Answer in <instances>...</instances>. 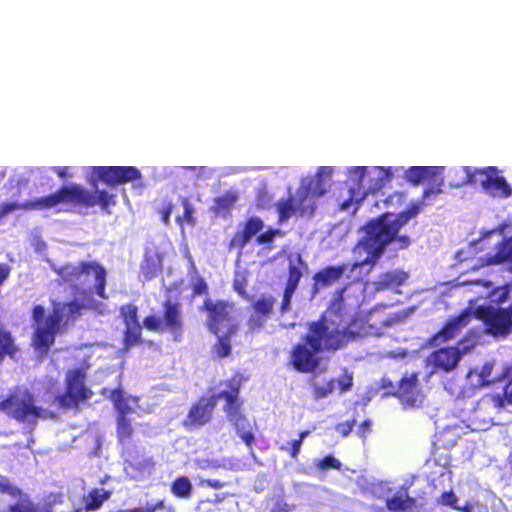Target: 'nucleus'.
I'll return each mask as SVG.
<instances>
[{
	"instance_id": "4468645a",
	"label": "nucleus",
	"mask_w": 512,
	"mask_h": 512,
	"mask_svg": "<svg viewBox=\"0 0 512 512\" xmlns=\"http://www.w3.org/2000/svg\"><path fill=\"white\" fill-rule=\"evenodd\" d=\"M319 353L321 352L316 347L306 343L303 336L301 342L292 347L289 363L300 373H311L319 366Z\"/></svg>"
},
{
	"instance_id": "c756f323",
	"label": "nucleus",
	"mask_w": 512,
	"mask_h": 512,
	"mask_svg": "<svg viewBox=\"0 0 512 512\" xmlns=\"http://www.w3.org/2000/svg\"><path fill=\"white\" fill-rule=\"evenodd\" d=\"M111 497V492L104 488H93L82 497L83 509L86 512L99 510L104 502Z\"/></svg>"
},
{
	"instance_id": "774afa93",
	"label": "nucleus",
	"mask_w": 512,
	"mask_h": 512,
	"mask_svg": "<svg viewBox=\"0 0 512 512\" xmlns=\"http://www.w3.org/2000/svg\"><path fill=\"white\" fill-rule=\"evenodd\" d=\"M370 427H371L370 420L366 419L365 421H363L358 430L359 435L364 438L366 433L369 431Z\"/></svg>"
},
{
	"instance_id": "2f4dec72",
	"label": "nucleus",
	"mask_w": 512,
	"mask_h": 512,
	"mask_svg": "<svg viewBox=\"0 0 512 512\" xmlns=\"http://www.w3.org/2000/svg\"><path fill=\"white\" fill-rule=\"evenodd\" d=\"M123 349L125 351L130 350L132 347L142 344V326L131 325L125 326L123 331Z\"/></svg>"
},
{
	"instance_id": "1a4fd4ad",
	"label": "nucleus",
	"mask_w": 512,
	"mask_h": 512,
	"mask_svg": "<svg viewBox=\"0 0 512 512\" xmlns=\"http://www.w3.org/2000/svg\"><path fill=\"white\" fill-rule=\"evenodd\" d=\"M200 310L206 313L205 325L213 335L228 330L229 325L239 324L233 315L234 304L231 302L206 298Z\"/></svg>"
},
{
	"instance_id": "ea45409f",
	"label": "nucleus",
	"mask_w": 512,
	"mask_h": 512,
	"mask_svg": "<svg viewBox=\"0 0 512 512\" xmlns=\"http://www.w3.org/2000/svg\"><path fill=\"white\" fill-rule=\"evenodd\" d=\"M16 352V347L10 332L0 331V359L5 355L13 356Z\"/></svg>"
},
{
	"instance_id": "49530a36",
	"label": "nucleus",
	"mask_w": 512,
	"mask_h": 512,
	"mask_svg": "<svg viewBox=\"0 0 512 512\" xmlns=\"http://www.w3.org/2000/svg\"><path fill=\"white\" fill-rule=\"evenodd\" d=\"M438 503L455 509L458 508V497L453 490H449L440 495Z\"/></svg>"
},
{
	"instance_id": "cd10ccee",
	"label": "nucleus",
	"mask_w": 512,
	"mask_h": 512,
	"mask_svg": "<svg viewBox=\"0 0 512 512\" xmlns=\"http://www.w3.org/2000/svg\"><path fill=\"white\" fill-rule=\"evenodd\" d=\"M480 263L473 266L472 269H478L480 267L501 264L508 260H512V245L509 240L502 239L496 246V253L494 255L488 256L486 258H480Z\"/></svg>"
},
{
	"instance_id": "c85d7f7f",
	"label": "nucleus",
	"mask_w": 512,
	"mask_h": 512,
	"mask_svg": "<svg viewBox=\"0 0 512 512\" xmlns=\"http://www.w3.org/2000/svg\"><path fill=\"white\" fill-rule=\"evenodd\" d=\"M292 199L294 200L298 217L311 218L314 215L316 203L300 186L297 188L295 195H292Z\"/></svg>"
},
{
	"instance_id": "69168bd1",
	"label": "nucleus",
	"mask_w": 512,
	"mask_h": 512,
	"mask_svg": "<svg viewBox=\"0 0 512 512\" xmlns=\"http://www.w3.org/2000/svg\"><path fill=\"white\" fill-rule=\"evenodd\" d=\"M301 445H302L301 439H295L291 442V447L289 449V455L292 458H296L298 456L300 449H301Z\"/></svg>"
},
{
	"instance_id": "de8ad7c7",
	"label": "nucleus",
	"mask_w": 512,
	"mask_h": 512,
	"mask_svg": "<svg viewBox=\"0 0 512 512\" xmlns=\"http://www.w3.org/2000/svg\"><path fill=\"white\" fill-rule=\"evenodd\" d=\"M0 491L2 493L9 494L12 497H20L22 495L21 489L14 485H11L9 480L2 475H0Z\"/></svg>"
},
{
	"instance_id": "680f3d73",
	"label": "nucleus",
	"mask_w": 512,
	"mask_h": 512,
	"mask_svg": "<svg viewBox=\"0 0 512 512\" xmlns=\"http://www.w3.org/2000/svg\"><path fill=\"white\" fill-rule=\"evenodd\" d=\"M199 486H201V487L207 486V487H210L213 489H222L223 487L226 486V483L223 481H220L218 479H202L199 482Z\"/></svg>"
},
{
	"instance_id": "dca6fc26",
	"label": "nucleus",
	"mask_w": 512,
	"mask_h": 512,
	"mask_svg": "<svg viewBox=\"0 0 512 512\" xmlns=\"http://www.w3.org/2000/svg\"><path fill=\"white\" fill-rule=\"evenodd\" d=\"M346 291V287H342L337 289L333 293V298L331 299L327 309L321 314V316H325V318L332 319L334 322L340 325H348L353 328L357 326L358 322H362L358 320L354 316H350L345 308V300L344 293Z\"/></svg>"
},
{
	"instance_id": "4be33fe9",
	"label": "nucleus",
	"mask_w": 512,
	"mask_h": 512,
	"mask_svg": "<svg viewBox=\"0 0 512 512\" xmlns=\"http://www.w3.org/2000/svg\"><path fill=\"white\" fill-rule=\"evenodd\" d=\"M411 484H403L398 491L386 499V508L390 512H411L417 507V499L409 495Z\"/></svg>"
},
{
	"instance_id": "f8f14e48",
	"label": "nucleus",
	"mask_w": 512,
	"mask_h": 512,
	"mask_svg": "<svg viewBox=\"0 0 512 512\" xmlns=\"http://www.w3.org/2000/svg\"><path fill=\"white\" fill-rule=\"evenodd\" d=\"M475 317L482 320L487 331L493 336H507L511 332L512 317L505 309H495L491 306H479Z\"/></svg>"
},
{
	"instance_id": "b1692460",
	"label": "nucleus",
	"mask_w": 512,
	"mask_h": 512,
	"mask_svg": "<svg viewBox=\"0 0 512 512\" xmlns=\"http://www.w3.org/2000/svg\"><path fill=\"white\" fill-rule=\"evenodd\" d=\"M239 324L229 325L228 330L222 331L216 336V341L212 345L211 353L216 359H224L232 354V338L237 335Z\"/></svg>"
},
{
	"instance_id": "72a5a7b5",
	"label": "nucleus",
	"mask_w": 512,
	"mask_h": 512,
	"mask_svg": "<svg viewBox=\"0 0 512 512\" xmlns=\"http://www.w3.org/2000/svg\"><path fill=\"white\" fill-rule=\"evenodd\" d=\"M170 490L175 497L186 499L191 496L193 486L188 477L178 476L172 481Z\"/></svg>"
},
{
	"instance_id": "603ef678",
	"label": "nucleus",
	"mask_w": 512,
	"mask_h": 512,
	"mask_svg": "<svg viewBox=\"0 0 512 512\" xmlns=\"http://www.w3.org/2000/svg\"><path fill=\"white\" fill-rule=\"evenodd\" d=\"M492 370H493V364L491 362H487L483 365V367L480 371V378H481L482 384L488 385L490 383H493L494 381H498L497 378L499 377V375L495 378H492V379L490 378Z\"/></svg>"
},
{
	"instance_id": "e433bc0d",
	"label": "nucleus",
	"mask_w": 512,
	"mask_h": 512,
	"mask_svg": "<svg viewBox=\"0 0 512 512\" xmlns=\"http://www.w3.org/2000/svg\"><path fill=\"white\" fill-rule=\"evenodd\" d=\"M275 299L271 295H262L252 303L253 312L269 317L274 309Z\"/></svg>"
},
{
	"instance_id": "5fc2aeb1",
	"label": "nucleus",
	"mask_w": 512,
	"mask_h": 512,
	"mask_svg": "<svg viewBox=\"0 0 512 512\" xmlns=\"http://www.w3.org/2000/svg\"><path fill=\"white\" fill-rule=\"evenodd\" d=\"M295 293V290L284 288L283 291V297L280 305V313L285 314L290 310L291 307V300L293 297V294Z\"/></svg>"
},
{
	"instance_id": "39448f33",
	"label": "nucleus",
	"mask_w": 512,
	"mask_h": 512,
	"mask_svg": "<svg viewBox=\"0 0 512 512\" xmlns=\"http://www.w3.org/2000/svg\"><path fill=\"white\" fill-rule=\"evenodd\" d=\"M161 316L150 314L143 319V327L156 333H169L176 342L181 341L184 333V315L182 304L171 298L162 304Z\"/></svg>"
},
{
	"instance_id": "2eb2a0df",
	"label": "nucleus",
	"mask_w": 512,
	"mask_h": 512,
	"mask_svg": "<svg viewBox=\"0 0 512 512\" xmlns=\"http://www.w3.org/2000/svg\"><path fill=\"white\" fill-rule=\"evenodd\" d=\"M474 314L466 308L458 316L449 319L444 326L428 340L431 346H440L441 344L453 339L464 327L472 320Z\"/></svg>"
},
{
	"instance_id": "aec40b11",
	"label": "nucleus",
	"mask_w": 512,
	"mask_h": 512,
	"mask_svg": "<svg viewBox=\"0 0 512 512\" xmlns=\"http://www.w3.org/2000/svg\"><path fill=\"white\" fill-rule=\"evenodd\" d=\"M461 356L458 347H444L432 352L429 358L434 372H450L456 368Z\"/></svg>"
},
{
	"instance_id": "37998d69",
	"label": "nucleus",
	"mask_w": 512,
	"mask_h": 512,
	"mask_svg": "<svg viewBox=\"0 0 512 512\" xmlns=\"http://www.w3.org/2000/svg\"><path fill=\"white\" fill-rule=\"evenodd\" d=\"M284 235L285 233L282 230L269 227L264 232L258 234L256 243L260 245L269 244L273 242L276 237H283Z\"/></svg>"
},
{
	"instance_id": "6e6552de",
	"label": "nucleus",
	"mask_w": 512,
	"mask_h": 512,
	"mask_svg": "<svg viewBox=\"0 0 512 512\" xmlns=\"http://www.w3.org/2000/svg\"><path fill=\"white\" fill-rule=\"evenodd\" d=\"M142 174L134 166H92L89 168L88 183L97 187L98 182L110 188L141 179Z\"/></svg>"
},
{
	"instance_id": "f704fd0d",
	"label": "nucleus",
	"mask_w": 512,
	"mask_h": 512,
	"mask_svg": "<svg viewBox=\"0 0 512 512\" xmlns=\"http://www.w3.org/2000/svg\"><path fill=\"white\" fill-rule=\"evenodd\" d=\"M276 210L279 224L287 222L294 215L297 216L292 195H289L286 199H280L276 203Z\"/></svg>"
},
{
	"instance_id": "864d4df0",
	"label": "nucleus",
	"mask_w": 512,
	"mask_h": 512,
	"mask_svg": "<svg viewBox=\"0 0 512 512\" xmlns=\"http://www.w3.org/2000/svg\"><path fill=\"white\" fill-rule=\"evenodd\" d=\"M192 295L193 296H200L205 295L208 293V285L204 278L197 277L195 282L193 283L192 287Z\"/></svg>"
},
{
	"instance_id": "e2e57ef3",
	"label": "nucleus",
	"mask_w": 512,
	"mask_h": 512,
	"mask_svg": "<svg viewBox=\"0 0 512 512\" xmlns=\"http://www.w3.org/2000/svg\"><path fill=\"white\" fill-rule=\"evenodd\" d=\"M234 290L245 300L247 301H250L251 300V297L250 295L247 293V290H246V283L241 281V282H238L236 281L234 283Z\"/></svg>"
},
{
	"instance_id": "f3484780",
	"label": "nucleus",
	"mask_w": 512,
	"mask_h": 512,
	"mask_svg": "<svg viewBox=\"0 0 512 512\" xmlns=\"http://www.w3.org/2000/svg\"><path fill=\"white\" fill-rule=\"evenodd\" d=\"M347 268L346 264L328 265L315 272L312 276L311 294L315 296L340 282Z\"/></svg>"
},
{
	"instance_id": "a878e982",
	"label": "nucleus",
	"mask_w": 512,
	"mask_h": 512,
	"mask_svg": "<svg viewBox=\"0 0 512 512\" xmlns=\"http://www.w3.org/2000/svg\"><path fill=\"white\" fill-rule=\"evenodd\" d=\"M497 380H506L507 383L503 389V393L491 396V401L496 408H503L512 405V363L503 367Z\"/></svg>"
},
{
	"instance_id": "ddd939ff",
	"label": "nucleus",
	"mask_w": 512,
	"mask_h": 512,
	"mask_svg": "<svg viewBox=\"0 0 512 512\" xmlns=\"http://www.w3.org/2000/svg\"><path fill=\"white\" fill-rule=\"evenodd\" d=\"M393 396L397 397L406 408H420L425 401V395L419 387V373L405 374L397 383Z\"/></svg>"
},
{
	"instance_id": "7c9ffc66",
	"label": "nucleus",
	"mask_w": 512,
	"mask_h": 512,
	"mask_svg": "<svg viewBox=\"0 0 512 512\" xmlns=\"http://www.w3.org/2000/svg\"><path fill=\"white\" fill-rule=\"evenodd\" d=\"M407 279L408 274L406 272L395 270L380 274L373 284L377 291H381L392 287H399L403 285Z\"/></svg>"
},
{
	"instance_id": "c9c22d12",
	"label": "nucleus",
	"mask_w": 512,
	"mask_h": 512,
	"mask_svg": "<svg viewBox=\"0 0 512 512\" xmlns=\"http://www.w3.org/2000/svg\"><path fill=\"white\" fill-rule=\"evenodd\" d=\"M161 269V261L155 255H145L141 264V273L146 280L153 279Z\"/></svg>"
},
{
	"instance_id": "9d476101",
	"label": "nucleus",
	"mask_w": 512,
	"mask_h": 512,
	"mask_svg": "<svg viewBox=\"0 0 512 512\" xmlns=\"http://www.w3.org/2000/svg\"><path fill=\"white\" fill-rule=\"evenodd\" d=\"M0 411L12 416H42L43 410L37 406L34 394L25 386H15L0 401Z\"/></svg>"
},
{
	"instance_id": "338daca9",
	"label": "nucleus",
	"mask_w": 512,
	"mask_h": 512,
	"mask_svg": "<svg viewBox=\"0 0 512 512\" xmlns=\"http://www.w3.org/2000/svg\"><path fill=\"white\" fill-rule=\"evenodd\" d=\"M10 275V268L7 264H0V286L6 281Z\"/></svg>"
},
{
	"instance_id": "4c0bfd02",
	"label": "nucleus",
	"mask_w": 512,
	"mask_h": 512,
	"mask_svg": "<svg viewBox=\"0 0 512 512\" xmlns=\"http://www.w3.org/2000/svg\"><path fill=\"white\" fill-rule=\"evenodd\" d=\"M119 314L125 326L140 325L138 307L135 304L128 303L120 306Z\"/></svg>"
},
{
	"instance_id": "393cba45",
	"label": "nucleus",
	"mask_w": 512,
	"mask_h": 512,
	"mask_svg": "<svg viewBox=\"0 0 512 512\" xmlns=\"http://www.w3.org/2000/svg\"><path fill=\"white\" fill-rule=\"evenodd\" d=\"M430 168L435 171L432 172L429 175V177H427V179H425L423 182L424 184H426V188L422 192V205L431 197L435 198L436 196L440 195L443 192L442 187L444 185V167L431 166Z\"/></svg>"
},
{
	"instance_id": "79ce46f5",
	"label": "nucleus",
	"mask_w": 512,
	"mask_h": 512,
	"mask_svg": "<svg viewBox=\"0 0 512 512\" xmlns=\"http://www.w3.org/2000/svg\"><path fill=\"white\" fill-rule=\"evenodd\" d=\"M133 428L130 423V418H118L117 435L121 442L131 438Z\"/></svg>"
},
{
	"instance_id": "412c9836",
	"label": "nucleus",
	"mask_w": 512,
	"mask_h": 512,
	"mask_svg": "<svg viewBox=\"0 0 512 512\" xmlns=\"http://www.w3.org/2000/svg\"><path fill=\"white\" fill-rule=\"evenodd\" d=\"M107 393H109L108 398L113 403L118 416H127L137 412L138 398L126 395L121 388L102 390V395L105 396Z\"/></svg>"
},
{
	"instance_id": "052dcab7",
	"label": "nucleus",
	"mask_w": 512,
	"mask_h": 512,
	"mask_svg": "<svg viewBox=\"0 0 512 512\" xmlns=\"http://www.w3.org/2000/svg\"><path fill=\"white\" fill-rule=\"evenodd\" d=\"M295 509V505L288 504L284 500H278L270 512H292Z\"/></svg>"
},
{
	"instance_id": "8fccbe9b",
	"label": "nucleus",
	"mask_w": 512,
	"mask_h": 512,
	"mask_svg": "<svg viewBox=\"0 0 512 512\" xmlns=\"http://www.w3.org/2000/svg\"><path fill=\"white\" fill-rule=\"evenodd\" d=\"M164 508V500H158L154 504L147 503L142 507H134L131 509L120 510L119 512H156Z\"/></svg>"
},
{
	"instance_id": "09e8293b",
	"label": "nucleus",
	"mask_w": 512,
	"mask_h": 512,
	"mask_svg": "<svg viewBox=\"0 0 512 512\" xmlns=\"http://www.w3.org/2000/svg\"><path fill=\"white\" fill-rule=\"evenodd\" d=\"M341 466H342L341 462L338 459H336L335 457H333L332 455L325 456L317 464V467L322 470H328V469L340 470Z\"/></svg>"
},
{
	"instance_id": "9b49d317",
	"label": "nucleus",
	"mask_w": 512,
	"mask_h": 512,
	"mask_svg": "<svg viewBox=\"0 0 512 512\" xmlns=\"http://www.w3.org/2000/svg\"><path fill=\"white\" fill-rule=\"evenodd\" d=\"M351 176L354 180V188L352 189V194H354V190H361V198H364L368 194H374L382 189L386 183H388L391 179V175L388 170H384L380 168L379 174L375 178L367 177V167L365 166H357L351 169ZM353 195H351L348 201L343 202L342 208L347 209L349 207V202L353 199Z\"/></svg>"
},
{
	"instance_id": "bf43d9fd",
	"label": "nucleus",
	"mask_w": 512,
	"mask_h": 512,
	"mask_svg": "<svg viewBox=\"0 0 512 512\" xmlns=\"http://www.w3.org/2000/svg\"><path fill=\"white\" fill-rule=\"evenodd\" d=\"M379 387L385 390V394L393 396V391H396L397 386L394 382L386 377L381 378Z\"/></svg>"
},
{
	"instance_id": "0e129e2a",
	"label": "nucleus",
	"mask_w": 512,
	"mask_h": 512,
	"mask_svg": "<svg viewBox=\"0 0 512 512\" xmlns=\"http://www.w3.org/2000/svg\"><path fill=\"white\" fill-rule=\"evenodd\" d=\"M371 397L365 393L358 396V399L354 402V408L357 411L358 408L363 409L370 402Z\"/></svg>"
},
{
	"instance_id": "3c124183",
	"label": "nucleus",
	"mask_w": 512,
	"mask_h": 512,
	"mask_svg": "<svg viewBox=\"0 0 512 512\" xmlns=\"http://www.w3.org/2000/svg\"><path fill=\"white\" fill-rule=\"evenodd\" d=\"M334 390V382L331 380L322 386H314L313 395L316 399L327 397Z\"/></svg>"
},
{
	"instance_id": "58836bf2",
	"label": "nucleus",
	"mask_w": 512,
	"mask_h": 512,
	"mask_svg": "<svg viewBox=\"0 0 512 512\" xmlns=\"http://www.w3.org/2000/svg\"><path fill=\"white\" fill-rule=\"evenodd\" d=\"M181 204L184 208V213L182 216L176 217V223L183 228L185 224L190 226L195 225L196 220L194 218V208L191 205L189 199L187 197H181Z\"/></svg>"
},
{
	"instance_id": "bb28decb",
	"label": "nucleus",
	"mask_w": 512,
	"mask_h": 512,
	"mask_svg": "<svg viewBox=\"0 0 512 512\" xmlns=\"http://www.w3.org/2000/svg\"><path fill=\"white\" fill-rule=\"evenodd\" d=\"M239 199V195L235 190H229L214 199L211 211L223 218L230 216L232 209Z\"/></svg>"
},
{
	"instance_id": "a18cd8bd",
	"label": "nucleus",
	"mask_w": 512,
	"mask_h": 512,
	"mask_svg": "<svg viewBox=\"0 0 512 512\" xmlns=\"http://www.w3.org/2000/svg\"><path fill=\"white\" fill-rule=\"evenodd\" d=\"M267 317L261 315V314H258L256 312H253L250 317L247 319V327L249 329L250 332H258L259 330H261L266 321H267Z\"/></svg>"
},
{
	"instance_id": "6e6d98bb",
	"label": "nucleus",
	"mask_w": 512,
	"mask_h": 512,
	"mask_svg": "<svg viewBox=\"0 0 512 512\" xmlns=\"http://www.w3.org/2000/svg\"><path fill=\"white\" fill-rule=\"evenodd\" d=\"M356 424V420L355 418H352L350 420H347L343 423H339L335 426V430L338 432V434L341 436V437H346L350 434V432L352 431L353 427L355 426Z\"/></svg>"
},
{
	"instance_id": "473e14b6",
	"label": "nucleus",
	"mask_w": 512,
	"mask_h": 512,
	"mask_svg": "<svg viewBox=\"0 0 512 512\" xmlns=\"http://www.w3.org/2000/svg\"><path fill=\"white\" fill-rule=\"evenodd\" d=\"M430 167L431 166H411L405 171L404 177L411 185L418 186L435 171Z\"/></svg>"
},
{
	"instance_id": "f257e3e1",
	"label": "nucleus",
	"mask_w": 512,
	"mask_h": 512,
	"mask_svg": "<svg viewBox=\"0 0 512 512\" xmlns=\"http://www.w3.org/2000/svg\"><path fill=\"white\" fill-rule=\"evenodd\" d=\"M53 270L59 278V284L68 285L75 298L69 302L53 301L52 310L47 316L42 305L32 308V346L42 354H46L54 345L63 325L73 322L81 316L82 310L91 307L93 294L101 299H108L107 271L99 262L66 263Z\"/></svg>"
},
{
	"instance_id": "13d9d810",
	"label": "nucleus",
	"mask_w": 512,
	"mask_h": 512,
	"mask_svg": "<svg viewBox=\"0 0 512 512\" xmlns=\"http://www.w3.org/2000/svg\"><path fill=\"white\" fill-rule=\"evenodd\" d=\"M174 206L171 202L166 203L162 208L158 210L161 220L165 225L170 223V217L173 212Z\"/></svg>"
},
{
	"instance_id": "423d86ee",
	"label": "nucleus",
	"mask_w": 512,
	"mask_h": 512,
	"mask_svg": "<svg viewBox=\"0 0 512 512\" xmlns=\"http://www.w3.org/2000/svg\"><path fill=\"white\" fill-rule=\"evenodd\" d=\"M228 391H222L211 396H202L192 406L188 416H209L219 402L226 416H239L242 401L239 399L241 382L234 376L228 381Z\"/></svg>"
},
{
	"instance_id": "4d7b16f0",
	"label": "nucleus",
	"mask_w": 512,
	"mask_h": 512,
	"mask_svg": "<svg viewBox=\"0 0 512 512\" xmlns=\"http://www.w3.org/2000/svg\"><path fill=\"white\" fill-rule=\"evenodd\" d=\"M396 244V249L404 250L407 249L411 244V239L407 235H399L395 233L394 238L391 240V244Z\"/></svg>"
},
{
	"instance_id": "c03bdc74",
	"label": "nucleus",
	"mask_w": 512,
	"mask_h": 512,
	"mask_svg": "<svg viewBox=\"0 0 512 512\" xmlns=\"http://www.w3.org/2000/svg\"><path fill=\"white\" fill-rule=\"evenodd\" d=\"M467 420H468V422L465 423V425L472 432L485 431L491 425L494 424L492 422V418L490 420L481 419V418H467Z\"/></svg>"
},
{
	"instance_id": "7ed1b4c3",
	"label": "nucleus",
	"mask_w": 512,
	"mask_h": 512,
	"mask_svg": "<svg viewBox=\"0 0 512 512\" xmlns=\"http://www.w3.org/2000/svg\"><path fill=\"white\" fill-rule=\"evenodd\" d=\"M361 335L348 325H340L332 319L319 316L306 326L304 340L322 352H335L356 340Z\"/></svg>"
},
{
	"instance_id": "a19ab883",
	"label": "nucleus",
	"mask_w": 512,
	"mask_h": 512,
	"mask_svg": "<svg viewBox=\"0 0 512 512\" xmlns=\"http://www.w3.org/2000/svg\"><path fill=\"white\" fill-rule=\"evenodd\" d=\"M302 278V272L296 265L290 264L288 267V278L286 281L285 288L295 290L297 289L299 282Z\"/></svg>"
},
{
	"instance_id": "0eeeda50",
	"label": "nucleus",
	"mask_w": 512,
	"mask_h": 512,
	"mask_svg": "<svg viewBox=\"0 0 512 512\" xmlns=\"http://www.w3.org/2000/svg\"><path fill=\"white\" fill-rule=\"evenodd\" d=\"M86 371L82 368L70 369L65 376V392L56 396L59 408H77L80 402L91 398L93 392L86 386Z\"/></svg>"
},
{
	"instance_id": "20e7f679",
	"label": "nucleus",
	"mask_w": 512,
	"mask_h": 512,
	"mask_svg": "<svg viewBox=\"0 0 512 512\" xmlns=\"http://www.w3.org/2000/svg\"><path fill=\"white\" fill-rule=\"evenodd\" d=\"M464 177L461 181L451 183L452 187L460 188L466 185H480L492 197L508 198L512 195V188L505 177L494 166L473 169L468 166L461 168Z\"/></svg>"
},
{
	"instance_id": "f03ea898",
	"label": "nucleus",
	"mask_w": 512,
	"mask_h": 512,
	"mask_svg": "<svg viewBox=\"0 0 512 512\" xmlns=\"http://www.w3.org/2000/svg\"><path fill=\"white\" fill-rule=\"evenodd\" d=\"M421 206V203L411 204L404 211L398 213L393 220L390 219V213H382L368 220L361 227L360 231L363 235L353 248L355 255L360 256L364 252L366 257L355 262L351 269L369 266V270H372L391 244L395 233H399L403 226L420 213Z\"/></svg>"
},
{
	"instance_id": "a211bd4d",
	"label": "nucleus",
	"mask_w": 512,
	"mask_h": 512,
	"mask_svg": "<svg viewBox=\"0 0 512 512\" xmlns=\"http://www.w3.org/2000/svg\"><path fill=\"white\" fill-rule=\"evenodd\" d=\"M333 168L321 166L312 177L303 178L299 186L313 199L324 196L330 188V178Z\"/></svg>"
},
{
	"instance_id": "6ab92c4d",
	"label": "nucleus",
	"mask_w": 512,
	"mask_h": 512,
	"mask_svg": "<svg viewBox=\"0 0 512 512\" xmlns=\"http://www.w3.org/2000/svg\"><path fill=\"white\" fill-rule=\"evenodd\" d=\"M264 222L259 216L248 217L243 223L242 228L235 232L229 242L231 249L236 248L242 250L250 242L253 237H257L263 230Z\"/></svg>"
},
{
	"instance_id": "5701e85b",
	"label": "nucleus",
	"mask_w": 512,
	"mask_h": 512,
	"mask_svg": "<svg viewBox=\"0 0 512 512\" xmlns=\"http://www.w3.org/2000/svg\"><path fill=\"white\" fill-rule=\"evenodd\" d=\"M232 425L237 436L249 448L251 454H253L252 446L256 440L257 434H259L256 418H233Z\"/></svg>"
}]
</instances>
